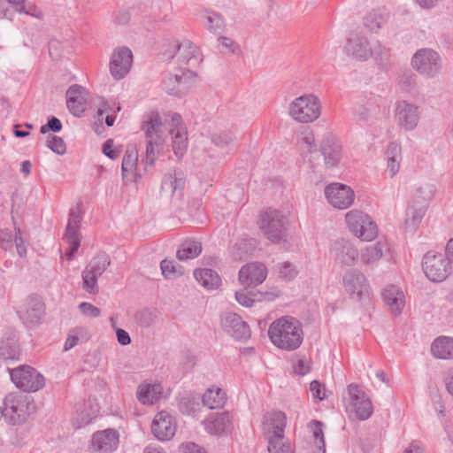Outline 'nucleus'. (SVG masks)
Instances as JSON below:
<instances>
[{"label":"nucleus","mask_w":453,"mask_h":453,"mask_svg":"<svg viewBox=\"0 0 453 453\" xmlns=\"http://www.w3.org/2000/svg\"><path fill=\"white\" fill-rule=\"evenodd\" d=\"M343 288L349 296L356 300H361L369 296L370 286L366 277L357 269L348 270L342 279Z\"/></svg>","instance_id":"nucleus-15"},{"label":"nucleus","mask_w":453,"mask_h":453,"mask_svg":"<svg viewBox=\"0 0 453 453\" xmlns=\"http://www.w3.org/2000/svg\"><path fill=\"white\" fill-rule=\"evenodd\" d=\"M418 122V115H399L398 124L406 131L414 129Z\"/></svg>","instance_id":"nucleus-56"},{"label":"nucleus","mask_w":453,"mask_h":453,"mask_svg":"<svg viewBox=\"0 0 453 453\" xmlns=\"http://www.w3.org/2000/svg\"><path fill=\"white\" fill-rule=\"evenodd\" d=\"M426 211L424 208L411 204L406 211V219L404 221L405 230L410 233H414L418 227Z\"/></svg>","instance_id":"nucleus-41"},{"label":"nucleus","mask_w":453,"mask_h":453,"mask_svg":"<svg viewBox=\"0 0 453 453\" xmlns=\"http://www.w3.org/2000/svg\"><path fill=\"white\" fill-rule=\"evenodd\" d=\"M177 429L175 418L165 411H159L153 418L151 431L159 441L172 439Z\"/></svg>","instance_id":"nucleus-20"},{"label":"nucleus","mask_w":453,"mask_h":453,"mask_svg":"<svg viewBox=\"0 0 453 453\" xmlns=\"http://www.w3.org/2000/svg\"><path fill=\"white\" fill-rule=\"evenodd\" d=\"M382 298L391 313L399 315L405 305L403 291L395 285L387 286L382 292Z\"/></svg>","instance_id":"nucleus-31"},{"label":"nucleus","mask_w":453,"mask_h":453,"mask_svg":"<svg viewBox=\"0 0 453 453\" xmlns=\"http://www.w3.org/2000/svg\"><path fill=\"white\" fill-rule=\"evenodd\" d=\"M345 220L351 233L363 241L371 242L378 235V228L371 217L358 210H351L345 215Z\"/></svg>","instance_id":"nucleus-5"},{"label":"nucleus","mask_w":453,"mask_h":453,"mask_svg":"<svg viewBox=\"0 0 453 453\" xmlns=\"http://www.w3.org/2000/svg\"><path fill=\"white\" fill-rule=\"evenodd\" d=\"M286 426L287 416L281 411H272L264 416L262 428L265 438L283 435Z\"/></svg>","instance_id":"nucleus-27"},{"label":"nucleus","mask_w":453,"mask_h":453,"mask_svg":"<svg viewBox=\"0 0 453 453\" xmlns=\"http://www.w3.org/2000/svg\"><path fill=\"white\" fill-rule=\"evenodd\" d=\"M175 115H146L141 129L147 139L154 140L156 144H162L168 134Z\"/></svg>","instance_id":"nucleus-8"},{"label":"nucleus","mask_w":453,"mask_h":453,"mask_svg":"<svg viewBox=\"0 0 453 453\" xmlns=\"http://www.w3.org/2000/svg\"><path fill=\"white\" fill-rule=\"evenodd\" d=\"M161 144H156L154 140L148 139L145 152V161L147 165H152L158 156V150L157 149Z\"/></svg>","instance_id":"nucleus-54"},{"label":"nucleus","mask_w":453,"mask_h":453,"mask_svg":"<svg viewBox=\"0 0 453 453\" xmlns=\"http://www.w3.org/2000/svg\"><path fill=\"white\" fill-rule=\"evenodd\" d=\"M28 234L18 226H14V234L8 228L0 230V248L4 250H11L15 244L18 255L20 257L27 256L26 243Z\"/></svg>","instance_id":"nucleus-18"},{"label":"nucleus","mask_w":453,"mask_h":453,"mask_svg":"<svg viewBox=\"0 0 453 453\" xmlns=\"http://www.w3.org/2000/svg\"><path fill=\"white\" fill-rule=\"evenodd\" d=\"M435 186L431 183H426L418 187L413 194L411 204L424 208L426 211L429 203L435 195Z\"/></svg>","instance_id":"nucleus-37"},{"label":"nucleus","mask_w":453,"mask_h":453,"mask_svg":"<svg viewBox=\"0 0 453 453\" xmlns=\"http://www.w3.org/2000/svg\"><path fill=\"white\" fill-rule=\"evenodd\" d=\"M196 78L197 74L194 70L183 66H173L164 73L161 88L169 95L182 96L196 85Z\"/></svg>","instance_id":"nucleus-3"},{"label":"nucleus","mask_w":453,"mask_h":453,"mask_svg":"<svg viewBox=\"0 0 453 453\" xmlns=\"http://www.w3.org/2000/svg\"><path fill=\"white\" fill-rule=\"evenodd\" d=\"M133 53L127 47H119L112 52L110 60V73L114 80L123 79L130 71Z\"/></svg>","instance_id":"nucleus-17"},{"label":"nucleus","mask_w":453,"mask_h":453,"mask_svg":"<svg viewBox=\"0 0 453 453\" xmlns=\"http://www.w3.org/2000/svg\"><path fill=\"white\" fill-rule=\"evenodd\" d=\"M119 439V433L114 429L96 432L91 439L90 450L92 453H112L118 448Z\"/></svg>","instance_id":"nucleus-22"},{"label":"nucleus","mask_w":453,"mask_h":453,"mask_svg":"<svg viewBox=\"0 0 453 453\" xmlns=\"http://www.w3.org/2000/svg\"><path fill=\"white\" fill-rule=\"evenodd\" d=\"M81 219L82 217L80 206L70 210L69 219L64 235V240L69 244V250L65 253L67 260L73 259L81 245L79 228Z\"/></svg>","instance_id":"nucleus-16"},{"label":"nucleus","mask_w":453,"mask_h":453,"mask_svg":"<svg viewBox=\"0 0 453 453\" xmlns=\"http://www.w3.org/2000/svg\"><path fill=\"white\" fill-rule=\"evenodd\" d=\"M288 220L284 215L273 209H268L260 215L259 227L263 234L273 243L285 241Z\"/></svg>","instance_id":"nucleus-4"},{"label":"nucleus","mask_w":453,"mask_h":453,"mask_svg":"<svg viewBox=\"0 0 453 453\" xmlns=\"http://www.w3.org/2000/svg\"><path fill=\"white\" fill-rule=\"evenodd\" d=\"M3 418L10 426L24 424L35 411V405L30 396L19 393L8 394L1 407Z\"/></svg>","instance_id":"nucleus-2"},{"label":"nucleus","mask_w":453,"mask_h":453,"mask_svg":"<svg viewBox=\"0 0 453 453\" xmlns=\"http://www.w3.org/2000/svg\"><path fill=\"white\" fill-rule=\"evenodd\" d=\"M178 408L182 414L196 416L200 410L199 397L191 394L184 395L179 399Z\"/></svg>","instance_id":"nucleus-44"},{"label":"nucleus","mask_w":453,"mask_h":453,"mask_svg":"<svg viewBox=\"0 0 453 453\" xmlns=\"http://www.w3.org/2000/svg\"><path fill=\"white\" fill-rule=\"evenodd\" d=\"M204 27L213 34H221L224 31L225 23L222 17L210 11H205L203 15Z\"/></svg>","instance_id":"nucleus-46"},{"label":"nucleus","mask_w":453,"mask_h":453,"mask_svg":"<svg viewBox=\"0 0 453 453\" xmlns=\"http://www.w3.org/2000/svg\"><path fill=\"white\" fill-rule=\"evenodd\" d=\"M19 349L14 342H2L0 343V359L15 360L18 359Z\"/></svg>","instance_id":"nucleus-48"},{"label":"nucleus","mask_w":453,"mask_h":453,"mask_svg":"<svg viewBox=\"0 0 453 453\" xmlns=\"http://www.w3.org/2000/svg\"><path fill=\"white\" fill-rule=\"evenodd\" d=\"M268 336L275 347L287 351L298 349L303 340L301 324L289 316L274 320L268 328Z\"/></svg>","instance_id":"nucleus-1"},{"label":"nucleus","mask_w":453,"mask_h":453,"mask_svg":"<svg viewBox=\"0 0 453 453\" xmlns=\"http://www.w3.org/2000/svg\"><path fill=\"white\" fill-rule=\"evenodd\" d=\"M138 162V151L134 146H128L122 160V177L127 178L129 174H133L136 170Z\"/></svg>","instance_id":"nucleus-42"},{"label":"nucleus","mask_w":453,"mask_h":453,"mask_svg":"<svg viewBox=\"0 0 453 453\" xmlns=\"http://www.w3.org/2000/svg\"><path fill=\"white\" fill-rule=\"evenodd\" d=\"M194 277L202 287L208 290L217 289L221 284L220 276L210 268L196 269Z\"/></svg>","instance_id":"nucleus-35"},{"label":"nucleus","mask_w":453,"mask_h":453,"mask_svg":"<svg viewBox=\"0 0 453 453\" xmlns=\"http://www.w3.org/2000/svg\"><path fill=\"white\" fill-rule=\"evenodd\" d=\"M324 193L327 202L335 209L345 210L354 203V191L342 183L333 182L326 185Z\"/></svg>","instance_id":"nucleus-14"},{"label":"nucleus","mask_w":453,"mask_h":453,"mask_svg":"<svg viewBox=\"0 0 453 453\" xmlns=\"http://www.w3.org/2000/svg\"><path fill=\"white\" fill-rule=\"evenodd\" d=\"M219 49L223 54L235 53L239 50L238 45L230 38L221 36L219 38Z\"/></svg>","instance_id":"nucleus-55"},{"label":"nucleus","mask_w":453,"mask_h":453,"mask_svg":"<svg viewBox=\"0 0 453 453\" xmlns=\"http://www.w3.org/2000/svg\"><path fill=\"white\" fill-rule=\"evenodd\" d=\"M202 243L193 239L184 241L179 247L176 256L180 260L194 259L202 252Z\"/></svg>","instance_id":"nucleus-39"},{"label":"nucleus","mask_w":453,"mask_h":453,"mask_svg":"<svg viewBox=\"0 0 453 453\" xmlns=\"http://www.w3.org/2000/svg\"><path fill=\"white\" fill-rule=\"evenodd\" d=\"M202 60L203 58L199 48L189 40H183L176 44L170 65L175 67L183 66L193 70L200 65Z\"/></svg>","instance_id":"nucleus-9"},{"label":"nucleus","mask_w":453,"mask_h":453,"mask_svg":"<svg viewBox=\"0 0 453 453\" xmlns=\"http://www.w3.org/2000/svg\"><path fill=\"white\" fill-rule=\"evenodd\" d=\"M111 265L110 257L104 253L96 255L84 268L82 278V288L88 294L98 293V278L106 271Z\"/></svg>","instance_id":"nucleus-6"},{"label":"nucleus","mask_w":453,"mask_h":453,"mask_svg":"<svg viewBox=\"0 0 453 453\" xmlns=\"http://www.w3.org/2000/svg\"><path fill=\"white\" fill-rule=\"evenodd\" d=\"M220 324L223 330L235 340H246L250 336L248 324L236 313H223Z\"/></svg>","instance_id":"nucleus-21"},{"label":"nucleus","mask_w":453,"mask_h":453,"mask_svg":"<svg viewBox=\"0 0 453 453\" xmlns=\"http://www.w3.org/2000/svg\"><path fill=\"white\" fill-rule=\"evenodd\" d=\"M267 269L259 262H252L243 265L239 271V280L246 287H256L266 279Z\"/></svg>","instance_id":"nucleus-26"},{"label":"nucleus","mask_w":453,"mask_h":453,"mask_svg":"<svg viewBox=\"0 0 453 453\" xmlns=\"http://www.w3.org/2000/svg\"><path fill=\"white\" fill-rule=\"evenodd\" d=\"M93 111L96 110V113H117L122 110V106L116 99L106 100L104 97H96L93 100Z\"/></svg>","instance_id":"nucleus-45"},{"label":"nucleus","mask_w":453,"mask_h":453,"mask_svg":"<svg viewBox=\"0 0 453 453\" xmlns=\"http://www.w3.org/2000/svg\"><path fill=\"white\" fill-rule=\"evenodd\" d=\"M295 373L303 376L310 372L311 367L309 361L306 359H298L293 365Z\"/></svg>","instance_id":"nucleus-63"},{"label":"nucleus","mask_w":453,"mask_h":453,"mask_svg":"<svg viewBox=\"0 0 453 453\" xmlns=\"http://www.w3.org/2000/svg\"><path fill=\"white\" fill-rule=\"evenodd\" d=\"M388 250V245L384 242H377L372 245L365 247L361 252V260L365 265L377 263L383 256L384 251Z\"/></svg>","instance_id":"nucleus-38"},{"label":"nucleus","mask_w":453,"mask_h":453,"mask_svg":"<svg viewBox=\"0 0 453 453\" xmlns=\"http://www.w3.org/2000/svg\"><path fill=\"white\" fill-rule=\"evenodd\" d=\"M387 169L391 178L395 177L400 171L402 162V148L400 143L392 142L386 150Z\"/></svg>","instance_id":"nucleus-33"},{"label":"nucleus","mask_w":453,"mask_h":453,"mask_svg":"<svg viewBox=\"0 0 453 453\" xmlns=\"http://www.w3.org/2000/svg\"><path fill=\"white\" fill-rule=\"evenodd\" d=\"M203 403L209 409L222 408L226 401V393L219 388H208L203 395Z\"/></svg>","instance_id":"nucleus-40"},{"label":"nucleus","mask_w":453,"mask_h":453,"mask_svg":"<svg viewBox=\"0 0 453 453\" xmlns=\"http://www.w3.org/2000/svg\"><path fill=\"white\" fill-rule=\"evenodd\" d=\"M9 372L13 383L23 391L35 392L44 386L43 376L31 366L23 365Z\"/></svg>","instance_id":"nucleus-12"},{"label":"nucleus","mask_w":453,"mask_h":453,"mask_svg":"<svg viewBox=\"0 0 453 453\" xmlns=\"http://www.w3.org/2000/svg\"><path fill=\"white\" fill-rule=\"evenodd\" d=\"M255 295L251 291H248L247 288L235 292L236 301L242 306L251 307L255 302Z\"/></svg>","instance_id":"nucleus-53"},{"label":"nucleus","mask_w":453,"mask_h":453,"mask_svg":"<svg viewBox=\"0 0 453 453\" xmlns=\"http://www.w3.org/2000/svg\"><path fill=\"white\" fill-rule=\"evenodd\" d=\"M344 50L348 56L360 61H365L372 56V49L367 38L359 34L351 35L348 38Z\"/></svg>","instance_id":"nucleus-25"},{"label":"nucleus","mask_w":453,"mask_h":453,"mask_svg":"<svg viewBox=\"0 0 453 453\" xmlns=\"http://www.w3.org/2000/svg\"><path fill=\"white\" fill-rule=\"evenodd\" d=\"M279 276L285 280H291L297 275L294 265L289 262H282L278 265Z\"/></svg>","instance_id":"nucleus-51"},{"label":"nucleus","mask_w":453,"mask_h":453,"mask_svg":"<svg viewBox=\"0 0 453 453\" xmlns=\"http://www.w3.org/2000/svg\"><path fill=\"white\" fill-rule=\"evenodd\" d=\"M88 337V331L86 328L77 326L69 331L67 338L65 342V350H69L75 347L80 340L86 339Z\"/></svg>","instance_id":"nucleus-47"},{"label":"nucleus","mask_w":453,"mask_h":453,"mask_svg":"<svg viewBox=\"0 0 453 453\" xmlns=\"http://www.w3.org/2000/svg\"><path fill=\"white\" fill-rule=\"evenodd\" d=\"M203 423L205 430L211 434H221L231 428V419L227 412L211 414Z\"/></svg>","instance_id":"nucleus-32"},{"label":"nucleus","mask_w":453,"mask_h":453,"mask_svg":"<svg viewBox=\"0 0 453 453\" xmlns=\"http://www.w3.org/2000/svg\"><path fill=\"white\" fill-rule=\"evenodd\" d=\"M163 393L160 383H142L138 387L137 398L142 404H152L157 402Z\"/></svg>","instance_id":"nucleus-34"},{"label":"nucleus","mask_w":453,"mask_h":453,"mask_svg":"<svg viewBox=\"0 0 453 453\" xmlns=\"http://www.w3.org/2000/svg\"><path fill=\"white\" fill-rule=\"evenodd\" d=\"M349 402L346 411L359 420H365L373 412L372 403L366 394L357 384L348 386Z\"/></svg>","instance_id":"nucleus-7"},{"label":"nucleus","mask_w":453,"mask_h":453,"mask_svg":"<svg viewBox=\"0 0 453 453\" xmlns=\"http://www.w3.org/2000/svg\"><path fill=\"white\" fill-rule=\"evenodd\" d=\"M79 309L83 315L90 318H97L101 314L99 308L87 302L81 303Z\"/></svg>","instance_id":"nucleus-59"},{"label":"nucleus","mask_w":453,"mask_h":453,"mask_svg":"<svg viewBox=\"0 0 453 453\" xmlns=\"http://www.w3.org/2000/svg\"><path fill=\"white\" fill-rule=\"evenodd\" d=\"M301 150L303 154H308L316 151L317 145L315 143V137L313 134L309 133L303 137L301 142Z\"/></svg>","instance_id":"nucleus-57"},{"label":"nucleus","mask_w":453,"mask_h":453,"mask_svg":"<svg viewBox=\"0 0 453 453\" xmlns=\"http://www.w3.org/2000/svg\"><path fill=\"white\" fill-rule=\"evenodd\" d=\"M185 186L184 174L181 171H174L165 174L161 184L162 195L180 200Z\"/></svg>","instance_id":"nucleus-28"},{"label":"nucleus","mask_w":453,"mask_h":453,"mask_svg":"<svg viewBox=\"0 0 453 453\" xmlns=\"http://www.w3.org/2000/svg\"><path fill=\"white\" fill-rule=\"evenodd\" d=\"M320 151L326 168H334L339 165L342 157V146L335 135L327 133L324 136L320 144Z\"/></svg>","instance_id":"nucleus-23"},{"label":"nucleus","mask_w":453,"mask_h":453,"mask_svg":"<svg viewBox=\"0 0 453 453\" xmlns=\"http://www.w3.org/2000/svg\"><path fill=\"white\" fill-rule=\"evenodd\" d=\"M432 355L440 359L453 358V337L440 336L431 345Z\"/></svg>","instance_id":"nucleus-36"},{"label":"nucleus","mask_w":453,"mask_h":453,"mask_svg":"<svg viewBox=\"0 0 453 453\" xmlns=\"http://www.w3.org/2000/svg\"><path fill=\"white\" fill-rule=\"evenodd\" d=\"M386 20L384 17L378 12L368 13L364 19V25L370 31L375 32L382 27Z\"/></svg>","instance_id":"nucleus-49"},{"label":"nucleus","mask_w":453,"mask_h":453,"mask_svg":"<svg viewBox=\"0 0 453 453\" xmlns=\"http://www.w3.org/2000/svg\"><path fill=\"white\" fill-rule=\"evenodd\" d=\"M411 65L420 74L427 78H434L440 73L441 61L436 51L424 48L413 55Z\"/></svg>","instance_id":"nucleus-10"},{"label":"nucleus","mask_w":453,"mask_h":453,"mask_svg":"<svg viewBox=\"0 0 453 453\" xmlns=\"http://www.w3.org/2000/svg\"><path fill=\"white\" fill-rule=\"evenodd\" d=\"M103 153L111 159L119 157L120 151L113 149V140L108 139L103 145Z\"/></svg>","instance_id":"nucleus-64"},{"label":"nucleus","mask_w":453,"mask_h":453,"mask_svg":"<svg viewBox=\"0 0 453 453\" xmlns=\"http://www.w3.org/2000/svg\"><path fill=\"white\" fill-rule=\"evenodd\" d=\"M234 134L232 132H226L219 134H214L211 137L212 142L220 148H225L234 141Z\"/></svg>","instance_id":"nucleus-58"},{"label":"nucleus","mask_w":453,"mask_h":453,"mask_svg":"<svg viewBox=\"0 0 453 453\" xmlns=\"http://www.w3.org/2000/svg\"><path fill=\"white\" fill-rule=\"evenodd\" d=\"M266 440L269 453H293L291 443L284 434L266 437Z\"/></svg>","instance_id":"nucleus-43"},{"label":"nucleus","mask_w":453,"mask_h":453,"mask_svg":"<svg viewBox=\"0 0 453 453\" xmlns=\"http://www.w3.org/2000/svg\"><path fill=\"white\" fill-rule=\"evenodd\" d=\"M168 134L172 138V148L174 155L178 159H181L188 145V130L183 123L181 115H175Z\"/></svg>","instance_id":"nucleus-19"},{"label":"nucleus","mask_w":453,"mask_h":453,"mask_svg":"<svg viewBox=\"0 0 453 453\" xmlns=\"http://www.w3.org/2000/svg\"><path fill=\"white\" fill-rule=\"evenodd\" d=\"M422 265L426 276L434 282L443 281L451 271L450 263L444 255L434 251L424 256Z\"/></svg>","instance_id":"nucleus-11"},{"label":"nucleus","mask_w":453,"mask_h":453,"mask_svg":"<svg viewBox=\"0 0 453 453\" xmlns=\"http://www.w3.org/2000/svg\"><path fill=\"white\" fill-rule=\"evenodd\" d=\"M44 312V304L37 296H28L24 303L19 307L18 314L26 324H37Z\"/></svg>","instance_id":"nucleus-24"},{"label":"nucleus","mask_w":453,"mask_h":453,"mask_svg":"<svg viewBox=\"0 0 453 453\" xmlns=\"http://www.w3.org/2000/svg\"><path fill=\"white\" fill-rule=\"evenodd\" d=\"M320 99L314 94L302 95L289 105V113H320Z\"/></svg>","instance_id":"nucleus-30"},{"label":"nucleus","mask_w":453,"mask_h":453,"mask_svg":"<svg viewBox=\"0 0 453 453\" xmlns=\"http://www.w3.org/2000/svg\"><path fill=\"white\" fill-rule=\"evenodd\" d=\"M331 252L335 260L344 265H353L358 257L357 249L352 242L345 239L335 241Z\"/></svg>","instance_id":"nucleus-29"},{"label":"nucleus","mask_w":453,"mask_h":453,"mask_svg":"<svg viewBox=\"0 0 453 453\" xmlns=\"http://www.w3.org/2000/svg\"><path fill=\"white\" fill-rule=\"evenodd\" d=\"M93 100L89 91L79 84L71 85L65 92L66 106L71 113L92 111Z\"/></svg>","instance_id":"nucleus-13"},{"label":"nucleus","mask_w":453,"mask_h":453,"mask_svg":"<svg viewBox=\"0 0 453 453\" xmlns=\"http://www.w3.org/2000/svg\"><path fill=\"white\" fill-rule=\"evenodd\" d=\"M310 428L312 431L314 439L319 442V449H323V450H325L323 423L315 419L311 420L310 423Z\"/></svg>","instance_id":"nucleus-52"},{"label":"nucleus","mask_w":453,"mask_h":453,"mask_svg":"<svg viewBox=\"0 0 453 453\" xmlns=\"http://www.w3.org/2000/svg\"><path fill=\"white\" fill-rule=\"evenodd\" d=\"M98 410L96 408L92 410L89 413H84V411H81V417L77 418L75 421V425L77 427H81L86 426L93 421V419L96 417Z\"/></svg>","instance_id":"nucleus-61"},{"label":"nucleus","mask_w":453,"mask_h":453,"mask_svg":"<svg viewBox=\"0 0 453 453\" xmlns=\"http://www.w3.org/2000/svg\"><path fill=\"white\" fill-rule=\"evenodd\" d=\"M47 147L58 155H64L66 152V145L64 140L54 134L48 136Z\"/></svg>","instance_id":"nucleus-50"},{"label":"nucleus","mask_w":453,"mask_h":453,"mask_svg":"<svg viewBox=\"0 0 453 453\" xmlns=\"http://www.w3.org/2000/svg\"><path fill=\"white\" fill-rule=\"evenodd\" d=\"M310 390L314 398L322 401L326 398L325 388L318 380H312L310 384Z\"/></svg>","instance_id":"nucleus-62"},{"label":"nucleus","mask_w":453,"mask_h":453,"mask_svg":"<svg viewBox=\"0 0 453 453\" xmlns=\"http://www.w3.org/2000/svg\"><path fill=\"white\" fill-rule=\"evenodd\" d=\"M61 129H62L61 121L58 118L52 117L48 120L47 124L42 125L41 127L40 132L42 134H46L49 131L58 133V132L61 131Z\"/></svg>","instance_id":"nucleus-60"}]
</instances>
